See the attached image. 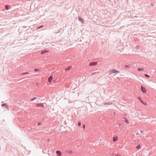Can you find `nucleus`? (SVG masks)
Returning <instances> with one entry per match:
<instances>
[{"instance_id": "obj_1", "label": "nucleus", "mask_w": 156, "mask_h": 156, "mask_svg": "<svg viewBox=\"0 0 156 156\" xmlns=\"http://www.w3.org/2000/svg\"><path fill=\"white\" fill-rule=\"evenodd\" d=\"M141 91L144 93H145L146 92V89L142 86H141Z\"/></svg>"}, {"instance_id": "obj_2", "label": "nucleus", "mask_w": 156, "mask_h": 156, "mask_svg": "<svg viewBox=\"0 0 156 156\" xmlns=\"http://www.w3.org/2000/svg\"><path fill=\"white\" fill-rule=\"evenodd\" d=\"M97 63V62H92L90 63L89 65L90 66H94L96 65Z\"/></svg>"}, {"instance_id": "obj_3", "label": "nucleus", "mask_w": 156, "mask_h": 156, "mask_svg": "<svg viewBox=\"0 0 156 156\" xmlns=\"http://www.w3.org/2000/svg\"><path fill=\"white\" fill-rule=\"evenodd\" d=\"M122 120L125 122H126L127 124L129 123V121L127 120V119L125 117H123L122 118Z\"/></svg>"}, {"instance_id": "obj_4", "label": "nucleus", "mask_w": 156, "mask_h": 156, "mask_svg": "<svg viewBox=\"0 0 156 156\" xmlns=\"http://www.w3.org/2000/svg\"><path fill=\"white\" fill-rule=\"evenodd\" d=\"M108 72L109 73V74L110 75L112 73H115V69H113L111 71H109Z\"/></svg>"}, {"instance_id": "obj_5", "label": "nucleus", "mask_w": 156, "mask_h": 156, "mask_svg": "<svg viewBox=\"0 0 156 156\" xmlns=\"http://www.w3.org/2000/svg\"><path fill=\"white\" fill-rule=\"evenodd\" d=\"M53 79V76H50L48 78V81L49 83H50Z\"/></svg>"}, {"instance_id": "obj_6", "label": "nucleus", "mask_w": 156, "mask_h": 156, "mask_svg": "<svg viewBox=\"0 0 156 156\" xmlns=\"http://www.w3.org/2000/svg\"><path fill=\"white\" fill-rule=\"evenodd\" d=\"M56 153L58 156H60L62 154L61 152L59 151H56Z\"/></svg>"}, {"instance_id": "obj_7", "label": "nucleus", "mask_w": 156, "mask_h": 156, "mask_svg": "<svg viewBox=\"0 0 156 156\" xmlns=\"http://www.w3.org/2000/svg\"><path fill=\"white\" fill-rule=\"evenodd\" d=\"M2 106L5 107V108H9V106L7 105V104L6 103H4L1 105Z\"/></svg>"}, {"instance_id": "obj_8", "label": "nucleus", "mask_w": 156, "mask_h": 156, "mask_svg": "<svg viewBox=\"0 0 156 156\" xmlns=\"http://www.w3.org/2000/svg\"><path fill=\"white\" fill-rule=\"evenodd\" d=\"M48 52V50H44L41 51V55H43L44 53H45L47 52Z\"/></svg>"}, {"instance_id": "obj_9", "label": "nucleus", "mask_w": 156, "mask_h": 156, "mask_svg": "<svg viewBox=\"0 0 156 156\" xmlns=\"http://www.w3.org/2000/svg\"><path fill=\"white\" fill-rule=\"evenodd\" d=\"M78 18L79 21L81 22L82 23H83V20L82 18H81L80 17L78 16Z\"/></svg>"}, {"instance_id": "obj_10", "label": "nucleus", "mask_w": 156, "mask_h": 156, "mask_svg": "<svg viewBox=\"0 0 156 156\" xmlns=\"http://www.w3.org/2000/svg\"><path fill=\"white\" fill-rule=\"evenodd\" d=\"M112 104V102H105L103 103V104L104 105H110Z\"/></svg>"}, {"instance_id": "obj_11", "label": "nucleus", "mask_w": 156, "mask_h": 156, "mask_svg": "<svg viewBox=\"0 0 156 156\" xmlns=\"http://www.w3.org/2000/svg\"><path fill=\"white\" fill-rule=\"evenodd\" d=\"M118 139V137L117 136L114 137L113 138L112 140L113 142L116 141Z\"/></svg>"}, {"instance_id": "obj_12", "label": "nucleus", "mask_w": 156, "mask_h": 156, "mask_svg": "<svg viewBox=\"0 0 156 156\" xmlns=\"http://www.w3.org/2000/svg\"><path fill=\"white\" fill-rule=\"evenodd\" d=\"M72 66H69L67 67L66 69V71H67V70H69L71 68H72Z\"/></svg>"}, {"instance_id": "obj_13", "label": "nucleus", "mask_w": 156, "mask_h": 156, "mask_svg": "<svg viewBox=\"0 0 156 156\" xmlns=\"http://www.w3.org/2000/svg\"><path fill=\"white\" fill-rule=\"evenodd\" d=\"M66 152L67 153H68L69 154H72V151L71 150H67L66 151Z\"/></svg>"}, {"instance_id": "obj_14", "label": "nucleus", "mask_w": 156, "mask_h": 156, "mask_svg": "<svg viewBox=\"0 0 156 156\" xmlns=\"http://www.w3.org/2000/svg\"><path fill=\"white\" fill-rule=\"evenodd\" d=\"M140 101L144 105H147V104L144 102L141 99H140Z\"/></svg>"}, {"instance_id": "obj_15", "label": "nucleus", "mask_w": 156, "mask_h": 156, "mask_svg": "<svg viewBox=\"0 0 156 156\" xmlns=\"http://www.w3.org/2000/svg\"><path fill=\"white\" fill-rule=\"evenodd\" d=\"M144 70L143 68H139L138 69V70L139 71H143Z\"/></svg>"}, {"instance_id": "obj_16", "label": "nucleus", "mask_w": 156, "mask_h": 156, "mask_svg": "<svg viewBox=\"0 0 156 156\" xmlns=\"http://www.w3.org/2000/svg\"><path fill=\"white\" fill-rule=\"evenodd\" d=\"M5 9L7 10L9 9V6L8 5H5Z\"/></svg>"}, {"instance_id": "obj_17", "label": "nucleus", "mask_w": 156, "mask_h": 156, "mask_svg": "<svg viewBox=\"0 0 156 156\" xmlns=\"http://www.w3.org/2000/svg\"><path fill=\"white\" fill-rule=\"evenodd\" d=\"M36 98H37L36 97H35L34 98H32L30 99V101H33L35 100Z\"/></svg>"}, {"instance_id": "obj_18", "label": "nucleus", "mask_w": 156, "mask_h": 156, "mask_svg": "<svg viewBox=\"0 0 156 156\" xmlns=\"http://www.w3.org/2000/svg\"><path fill=\"white\" fill-rule=\"evenodd\" d=\"M29 73L28 72H26V73H22V75H25V74H28Z\"/></svg>"}, {"instance_id": "obj_19", "label": "nucleus", "mask_w": 156, "mask_h": 156, "mask_svg": "<svg viewBox=\"0 0 156 156\" xmlns=\"http://www.w3.org/2000/svg\"><path fill=\"white\" fill-rule=\"evenodd\" d=\"M144 75L147 78H148L150 77V76H149L147 74H144Z\"/></svg>"}, {"instance_id": "obj_20", "label": "nucleus", "mask_w": 156, "mask_h": 156, "mask_svg": "<svg viewBox=\"0 0 156 156\" xmlns=\"http://www.w3.org/2000/svg\"><path fill=\"white\" fill-rule=\"evenodd\" d=\"M34 70L36 72L39 71V69H34Z\"/></svg>"}, {"instance_id": "obj_21", "label": "nucleus", "mask_w": 156, "mask_h": 156, "mask_svg": "<svg viewBox=\"0 0 156 156\" xmlns=\"http://www.w3.org/2000/svg\"><path fill=\"white\" fill-rule=\"evenodd\" d=\"M114 155L115 156H121L120 154H118L116 153H115Z\"/></svg>"}, {"instance_id": "obj_22", "label": "nucleus", "mask_w": 156, "mask_h": 156, "mask_svg": "<svg viewBox=\"0 0 156 156\" xmlns=\"http://www.w3.org/2000/svg\"><path fill=\"white\" fill-rule=\"evenodd\" d=\"M40 107H44V105L42 103H40Z\"/></svg>"}, {"instance_id": "obj_23", "label": "nucleus", "mask_w": 156, "mask_h": 156, "mask_svg": "<svg viewBox=\"0 0 156 156\" xmlns=\"http://www.w3.org/2000/svg\"><path fill=\"white\" fill-rule=\"evenodd\" d=\"M81 125V123L80 122H79L78 123V126H80Z\"/></svg>"}, {"instance_id": "obj_24", "label": "nucleus", "mask_w": 156, "mask_h": 156, "mask_svg": "<svg viewBox=\"0 0 156 156\" xmlns=\"http://www.w3.org/2000/svg\"><path fill=\"white\" fill-rule=\"evenodd\" d=\"M44 27V26H43V25H42V26H39V27H37V28H38V29H40V28H42V27Z\"/></svg>"}, {"instance_id": "obj_25", "label": "nucleus", "mask_w": 156, "mask_h": 156, "mask_svg": "<svg viewBox=\"0 0 156 156\" xmlns=\"http://www.w3.org/2000/svg\"><path fill=\"white\" fill-rule=\"evenodd\" d=\"M140 148V144L138 145L136 147V148L137 149H139Z\"/></svg>"}, {"instance_id": "obj_26", "label": "nucleus", "mask_w": 156, "mask_h": 156, "mask_svg": "<svg viewBox=\"0 0 156 156\" xmlns=\"http://www.w3.org/2000/svg\"><path fill=\"white\" fill-rule=\"evenodd\" d=\"M129 66H130V65H126L125 66V68H126L127 67H129Z\"/></svg>"}, {"instance_id": "obj_27", "label": "nucleus", "mask_w": 156, "mask_h": 156, "mask_svg": "<svg viewBox=\"0 0 156 156\" xmlns=\"http://www.w3.org/2000/svg\"><path fill=\"white\" fill-rule=\"evenodd\" d=\"M98 73V72H94V73H91V75H93L94 74H95V73Z\"/></svg>"}, {"instance_id": "obj_28", "label": "nucleus", "mask_w": 156, "mask_h": 156, "mask_svg": "<svg viewBox=\"0 0 156 156\" xmlns=\"http://www.w3.org/2000/svg\"><path fill=\"white\" fill-rule=\"evenodd\" d=\"M40 104H36V106L37 107H40Z\"/></svg>"}, {"instance_id": "obj_29", "label": "nucleus", "mask_w": 156, "mask_h": 156, "mask_svg": "<svg viewBox=\"0 0 156 156\" xmlns=\"http://www.w3.org/2000/svg\"><path fill=\"white\" fill-rule=\"evenodd\" d=\"M37 125L38 126L41 125V122H38Z\"/></svg>"}, {"instance_id": "obj_30", "label": "nucleus", "mask_w": 156, "mask_h": 156, "mask_svg": "<svg viewBox=\"0 0 156 156\" xmlns=\"http://www.w3.org/2000/svg\"><path fill=\"white\" fill-rule=\"evenodd\" d=\"M83 129H84L85 128V125L84 124H83Z\"/></svg>"}, {"instance_id": "obj_31", "label": "nucleus", "mask_w": 156, "mask_h": 156, "mask_svg": "<svg viewBox=\"0 0 156 156\" xmlns=\"http://www.w3.org/2000/svg\"><path fill=\"white\" fill-rule=\"evenodd\" d=\"M119 72L118 70H117L115 69V73H119Z\"/></svg>"}, {"instance_id": "obj_32", "label": "nucleus", "mask_w": 156, "mask_h": 156, "mask_svg": "<svg viewBox=\"0 0 156 156\" xmlns=\"http://www.w3.org/2000/svg\"><path fill=\"white\" fill-rule=\"evenodd\" d=\"M143 131L142 130H141L140 131V134H141L143 133Z\"/></svg>"}, {"instance_id": "obj_33", "label": "nucleus", "mask_w": 156, "mask_h": 156, "mask_svg": "<svg viewBox=\"0 0 156 156\" xmlns=\"http://www.w3.org/2000/svg\"><path fill=\"white\" fill-rule=\"evenodd\" d=\"M118 131H121V129H118Z\"/></svg>"}, {"instance_id": "obj_34", "label": "nucleus", "mask_w": 156, "mask_h": 156, "mask_svg": "<svg viewBox=\"0 0 156 156\" xmlns=\"http://www.w3.org/2000/svg\"><path fill=\"white\" fill-rule=\"evenodd\" d=\"M127 115L126 114H124V116H126Z\"/></svg>"}, {"instance_id": "obj_35", "label": "nucleus", "mask_w": 156, "mask_h": 156, "mask_svg": "<svg viewBox=\"0 0 156 156\" xmlns=\"http://www.w3.org/2000/svg\"><path fill=\"white\" fill-rule=\"evenodd\" d=\"M122 126L121 124V123H120L119 124V126Z\"/></svg>"}, {"instance_id": "obj_36", "label": "nucleus", "mask_w": 156, "mask_h": 156, "mask_svg": "<svg viewBox=\"0 0 156 156\" xmlns=\"http://www.w3.org/2000/svg\"><path fill=\"white\" fill-rule=\"evenodd\" d=\"M138 98H139V99L140 100V99H140V97H138Z\"/></svg>"}, {"instance_id": "obj_37", "label": "nucleus", "mask_w": 156, "mask_h": 156, "mask_svg": "<svg viewBox=\"0 0 156 156\" xmlns=\"http://www.w3.org/2000/svg\"><path fill=\"white\" fill-rule=\"evenodd\" d=\"M151 5H152V6H153V4H151Z\"/></svg>"}, {"instance_id": "obj_38", "label": "nucleus", "mask_w": 156, "mask_h": 156, "mask_svg": "<svg viewBox=\"0 0 156 156\" xmlns=\"http://www.w3.org/2000/svg\"><path fill=\"white\" fill-rule=\"evenodd\" d=\"M134 17H136L137 16H134Z\"/></svg>"}]
</instances>
